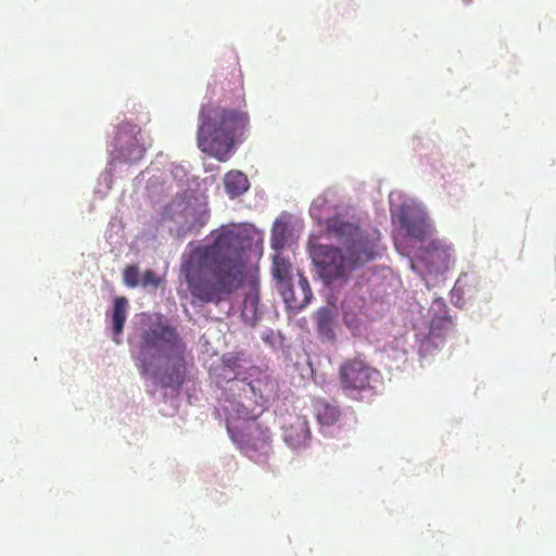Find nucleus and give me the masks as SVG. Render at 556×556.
Here are the masks:
<instances>
[{
    "label": "nucleus",
    "mask_w": 556,
    "mask_h": 556,
    "mask_svg": "<svg viewBox=\"0 0 556 556\" xmlns=\"http://www.w3.org/2000/svg\"><path fill=\"white\" fill-rule=\"evenodd\" d=\"M399 219L407 236L419 241L425 240L428 236L430 224L425 213L413 208H403Z\"/></svg>",
    "instance_id": "obj_12"
},
{
    "label": "nucleus",
    "mask_w": 556,
    "mask_h": 556,
    "mask_svg": "<svg viewBox=\"0 0 556 556\" xmlns=\"http://www.w3.org/2000/svg\"><path fill=\"white\" fill-rule=\"evenodd\" d=\"M315 416L321 426H332L340 417V410L337 406L325 400H316L314 403Z\"/></svg>",
    "instance_id": "obj_14"
},
{
    "label": "nucleus",
    "mask_w": 556,
    "mask_h": 556,
    "mask_svg": "<svg viewBox=\"0 0 556 556\" xmlns=\"http://www.w3.org/2000/svg\"><path fill=\"white\" fill-rule=\"evenodd\" d=\"M229 362H230L229 359H227V361L225 359L224 361V366L225 367H229L231 370H233V368H231V366L229 365Z\"/></svg>",
    "instance_id": "obj_24"
},
{
    "label": "nucleus",
    "mask_w": 556,
    "mask_h": 556,
    "mask_svg": "<svg viewBox=\"0 0 556 556\" xmlns=\"http://www.w3.org/2000/svg\"><path fill=\"white\" fill-rule=\"evenodd\" d=\"M288 226L281 220H276L271 229L270 244L275 251H280L287 242Z\"/></svg>",
    "instance_id": "obj_18"
},
{
    "label": "nucleus",
    "mask_w": 556,
    "mask_h": 556,
    "mask_svg": "<svg viewBox=\"0 0 556 556\" xmlns=\"http://www.w3.org/2000/svg\"><path fill=\"white\" fill-rule=\"evenodd\" d=\"M204 223H205V220L201 222V223L198 225V227L203 226V225H204Z\"/></svg>",
    "instance_id": "obj_26"
},
{
    "label": "nucleus",
    "mask_w": 556,
    "mask_h": 556,
    "mask_svg": "<svg viewBox=\"0 0 556 556\" xmlns=\"http://www.w3.org/2000/svg\"><path fill=\"white\" fill-rule=\"evenodd\" d=\"M114 148L117 157L124 162L140 161L146 153L140 128L130 123L121 124L114 138Z\"/></svg>",
    "instance_id": "obj_7"
},
{
    "label": "nucleus",
    "mask_w": 556,
    "mask_h": 556,
    "mask_svg": "<svg viewBox=\"0 0 556 556\" xmlns=\"http://www.w3.org/2000/svg\"><path fill=\"white\" fill-rule=\"evenodd\" d=\"M432 249L427 251V258L434 264L435 261L439 262L440 265L446 267L448 252L445 248L439 247V244L432 242Z\"/></svg>",
    "instance_id": "obj_19"
},
{
    "label": "nucleus",
    "mask_w": 556,
    "mask_h": 556,
    "mask_svg": "<svg viewBox=\"0 0 556 556\" xmlns=\"http://www.w3.org/2000/svg\"><path fill=\"white\" fill-rule=\"evenodd\" d=\"M285 442L292 448L305 447L311 440L308 420L299 415L290 416L282 427Z\"/></svg>",
    "instance_id": "obj_11"
},
{
    "label": "nucleus",
    "mask_w": 556,
    "mask_h": 556,
    "mask_svg": "<svg viewBox=\"0 0 556 556\" xmlns=\"http://www.w3.org/2000/svg\"><path fill=\"white\" fill-rule=\"evenodd\" d=\"M128 301L125 296L114 299L112 309L113 332L119 336L123 331L124 324L127 317Z\"/></svg>",
    "instance_id": "obj_16"
},
{
    "label": "nucleus",
    "mask_w": 556,
    "mask_h": 556,
    "mask_svg": "<svg viewBox=\"0 0 556 556\" xmlns=\"http://www.w3.org/2000/svg\"><path fill=\"white\" fill-rule=\"evenodd\" d=\"M248 126L247 112L213 103L202 104L198 118V147L219 162H226Z\"/></svg>",
    "instance_id": "obj_4"
},
{
    "label": "nucleus",
    "mask_w": 556,
    "mask_h": 556,
    "mask_svg": "<svg viewBox=\"0 0 556 556\" xmlns=\"http://www.w3.org/2000/svg\"><path fill=\"white\" fill-rule=\"evenodd\" d=\"M454 323L446 316L432 318L429 333L420 340L419 354L421 357L431 355L443 343L444 339L453 334Z\"/></svg>",
    "instance_id": "obj_8"
},
{
    "label": "nucleus",
    "mask_w": 556,
    "mask_h": 556,
    "mask_svg": "<svg viewBox=\"0 0 556 556\" xmlns=\"http://www.w3.org/2000/svg\"><path fill=\"white\" fill-rule=\"evenodd\" d=\"M282 299L287 307L291 311L298 312L304 308L312 299V291L307 279L299 274L296 285L291 282L285 285L280 289Z\"/></svg>",
    "instance_id": "obj_10"
},
{
    "label": "nucleus",
    "mask_w": 556,
    "mask_h": 556,
    "mask_svg": "<svg viewBox=\"0 0 556 556\" xmlns=\"http://www.w3.org/2000/svg\"><path fill=\"white\" fill-rule=\"evenodd\" d=\"M194 227H195V225H194V224H191V225L187 228V230H191V229H192V228H194Z\"/></svg>",
    "instance_id": "obj_25"
},
{
    "label": "nucleus",
    "mask_w": 556,
    "mask_h": 556,
    "mask_svg": "<svg viewBox=\"0 0 556 556\" xmlns=\"http://www.w3.org/2000/svg\"><path fill=\"white\" fill-rule=\"evenodd\" d=\"M228 433L241 451L256 463L264 462L271 451V439L269 428L261 424H253L248 427L247 433H239L227 426Z\"/></svg>",
    "instance_id": "obj_6"
},
{
    "label": "nucleus",
    "mask_w": 556,
    "mask_h": 556,
    "mask_svg": "<svg viewBox=\"0 0 556 556\" xmlns=\"http://www.w3.org/2000/svg\"><path fill=\"white\" fill-rule=\"evenodd\" d=\"M138 367L164 389L179 390L193 358L177 328L157 315L139 337Z\"/></svg>",
    "instance_id": "obj_2"
},
{
    "label": "nucleus",
    "mask_w": 556,
    "mask_h": 556,
    "mask_svg": "<svg viewBox=\"0 0 556 556\" xmlns=\"http://www.w3.org/2000/svg\"><path fill=\"white\" fill-rule=\"evenodd\" d=\"M210 237L211 242L182 254L180 276L192 298L219 304L243 285L251 238L237 225L222 226Z\"/></svg>",
    "instance_id": "obj_1"
},
{
    "label": "nucleus",
    "mask_w": 556,
    "mask_h": 556,
    "mask_svg": "<svg viewBox=\"0 0 556 556\" xmlns=\"http://www.w3.org/2000/svg\"><path fill=\"white\" fill-rule=\"evenodd\" d=\"M139 283L144 288L150 286L156 288L160 285V279L153 270L148 269L143 273Z\"/></svg>",
    "instance_id": "obj_22"
},
{
    "label": "nucleus",
    "mask_w": 556,
    "mask_h": 556,
    "mask_svg": "<svg viewBox=\"0 0 556 556\" xmlns=\"http://www.w3.org/2000/svg\"><path fill=\"white\" fill-rule=\"evenodd\" d=\"M430 309L434 314V316L432 318H439V317H443V316H446L447 318H451L447 315L446 304L444 303V301L442 299L434 300L432 302V304H431Z\"/></svg>",
    "instance_id": "obj_21"
},
{
    "label": "nucleus",
    "mask_w": 556,
    "mask_h": 556,
    "mask_svg": "<svg viewBox=\"0 0 556 556\" xmlns=\"http://www.w3.org/2000/svg\"><path fill=\"white\" fill-rule=\"evenodd\" d=\"M328 233L343 247L318 245L314 263L321 279L330 285L345 279L354 269L371 262L377 255V244L358 224L336 216L326 222Z\"/></svg>",
    "instance_id": "obj_3"
},
{
    "label": "nucleus",
    "mask_w": 556,
    "mask_h": 556,
    "mask_svg": "<svg viewBox=\"0 0 556 556\" xmlns=\"http://www.w3.org/2000/svg\"><path fill=\"white\" fill-rule=\"evenodd\" d=\"M334 314L329 307H321L316 313V327L321 337L333 338Z\"/></svg>",
    "instance_id": "obj_15"
},
{
    "label": "nucleus",
    "mask_w": 556,
    "mask_h": 556,
    "mask_svg": "<svg viewBox=\"0 0 556 556\" xmlns=\"http://www.w3.org/2000/svg\"><path fill=\"white\" fill-rule=\"evenodd\" d=\"M124 283L129 288H135L139 285V270L135 265H128L123 271Z\"/></svg>",
    "instance_id": "obj_20"
},
{
    "label": "nucleus",
    "mask_w": 556,
    "mask_h": 556,
    "mask_svg": "<svg viewBox=\"0 0 556 556\" xmlns=\"http://www.w3.org/2000/svg\"><path fill=\"white\" fill-rule=\"evenodd\" d=\"M290 270V262L280 254H276L273 258V275L279 281L281 287L291 282Z\"/></svg>",
    "instance_id": "obj_17"
},
{
    "label": "nucleus",
    "mask_w": 556,
    "mask_h": 556,
    "mask_svg": "<svg viewBox=\"0 0 556 556\" xmlns=\"http://www.w3.org/2000/svg\"><path fill=\"white\" fill-rule=\"evenodd\" d=\"M262 381L260 379L250 381L244 383L243 392L247 394L251 393L249 397L254 404L261 407L260 412H255L252 408H249L244 403L241 402H231L230 407H227L226 410L230 417H237L242 420H254L256 419L261 413L263 412L262 407L265 405L266 400L263 395V390L261 388Z\"/></svg>",
    "instance_id": "obj_9"
},
{
    "label": "nucleus",
    "mask_w": 556,
    "mask_h": 556,
    "mask_svg": "<svg viewBox=\"0 0 556 556\" xmlns=\"http://www.w3.org/2000/svg\"><path fill=\"white\" fill-rule=\"evenodd\" d=\"M224 186L230 198H237L249 189L248 177L239 170H230L224 177Z\"/></svg>",
    "instance_id": "obj_13"
},
{
    "label": "nucleus",
    "mask_w": 556,
    "mask_h": 556,
    "mask_svg": "<svg viewBox=\"0 0 556 556\" xmlns=\"http://www.w3.org/2000/svg\"><path fill=\"white\" fill-rule=\"evenodd\" d=\"M257 302H258V292L256 290V286L253 285V292H251L250 294H248L244 298V301H243L244 309H248L250 307L251 311L255 312Z\"/></svg>",
    "instance_id": "obj_23"
},
{
    "label": "nucleus",
    "mask_w": 556,
    "mask_h": 556,
    "mask_svg": "<svg viewBox=\"0 0 556 556\" xmlns=\"http://www.w3.org/2000/svg\"><path fill=\"white\" fill-rule=\"evenodd\" d=\"M339 378L342 390L352 395L354 392L374 389L380 374L364 361L354 358L341 365Z\"/></svg>",
    "instance_id": "obj_5"
}]
</instances>
